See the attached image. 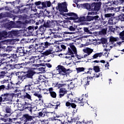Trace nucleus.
Segmentation results:
<instances>
[{"instance_id":"nucleus-1","label":"nucleus","mask_w":124,"mask_h":124,"mask_svg":"<svg viewBox=\"0 0 124 124\" xmlns=\"http://www.w3.org/2000/svg\"><path fill=\"white\" fill-rule=\"evenodd\" d=\"M24 66H25V68L27 69V72H17L16 73V76H17V79L18 80L23 81L24 79L27 78H33V76L36 74V72L33 70H35V68L37 65L35 64H32L31 62H23Z\"/></svg>"},{"instance_id":"nucleus-2","label":"nucleus","mask_w":124,"mask_h":124,"mask_svg":"<svg viewBox=\"0 0 124 124\" xmlns=\"http://www.w3.org/2000/svg\"><path fill=\"white\" fill-rule=\"evenodd\" d=\"M114 1H115V0H109L108 1V2L106 4L104 8V11L105 13H109L115 9V8H114L113 7H112V6L116 5L114 4Z\"/></svg>"},{"instance_id":"nucleus-3","label":"nucleus","mask_w":124,"mask_h":124,"mask_svg":"<svg viewBox=\"0 0 124 124\" xmlns=\"http://www.w3.org/2000/svg\"><path fill=\"white\" fill-rule=\"evenodd\" d=\"M101 2H93L91 3V11H93L94 14H98V12L100 11L102 6Z\"/></svg>"},{"instance_id":"nucleus-4","label":"nucleus","mask_w":124,"mask_h":124,"mask_svg":"<svg viewBox=\"0 0 124 124\" xmlns=\"http://www.w3.org/2000/svg\"><path fill=\"white\" fill-rule=\"evenodd\" d=\"M12 95L9 93H5L0 95V105L1 102H6V101H11L12 100Z\"/></svg>"},{"instance_id":"nucleus-5","label":"nucleus","mask_w":124,"mask_h":124,"mask_svg":"<svg viewBox=\"0 0 124 124\" xmlns=\"http://www.w3.org/2000/svg\"><path fill=\"white\" fill-rule=\"evenodd\" d=\"M15 53L13 54V57L16 58L20 56H24V47L18 46L16 47V49L15 50Z\"/></svg>"},{"instance_id":"nucleus-6","label":"nucleus","mask_w":124,"mask_h":124,"mask_svg":"<svg viewBox=\"0 0 124 124\" xmlns=\"http://www.w3.org/2000/svg\"><path fill=\"white\" fill-rule=\"evenodd\" d=\"M51 45V44L49 42H45L44 43H42L40 45H39V47L37 48V50L41 53L45 49L48 48Z\"/></svg>"},{"instance_id":"nucleus-7","label":"nucleus","mask_w":124,"mask_h":124,"mask_svg":"<svg viewBox=\"0 0 124 124\" xmlns=\"http://www.w3.org/2000/svg\"><path fill=\"white\" fill-rule=\"evenodd\" d=\"M51 6V3L50 1H45L42 2V6H38V9H44L45 8L50 7Z\"/></svg>"},{"instance_id":"nucleus-8","label":"nucleus","mask_w":124,"mask_h":124,"mask_svg":"<svg viewBox=\"0 0 124 124\" xmlns=\"http://www.w3.org/2000/svg\"><path fill=\"white\" fill-rule=\"evenodd\" d=\"M67 91L65 88H60L59 91V98H62L67 94Z\"/></svg>"},{"instance_id":"nucleus-9","label":"nucleus","mask_w":124,"mask_h":124,"mask_svg":"<svg viewBox=\"0 0 124 124\" xmlns=\"http://www.w3.org/2000/svg\"><path fill=\"white\" fill-rule=\"evenodd\" d=\"M115 16V14L114 13H108V14H105L104 15V17L103 18V15H101V18L102 21H104V24H106L105 20L107 18V19L109 20L112 17H113Z\"/></svg>"},{"instance_id":"nucleus-10","label":"nucleus","mask_w":124,"mask_h":124,"mask_svg":"<svg viewBox=\"0 0 124 124\" xmlns=\"http://www.w3.org/2000/svg\"><path fill=\"white\" fill-rule=\"evenodd\" d=\"M42 20H43V22H44L43 25L45 28H52L54 26L53 25L54 23L49 20L45 21L43 19Z\"/></svg>"},{"instance_id":"nucleus-11","label":"nucleus","mask_w":124,"mask_h":124,"mask_svg":"<svg viewBox=\"0 0 124 124\" xmlns=\"http://www.w3.org/2000/svg\"><path fill=\"white\" fill-rule=\"evenodd\" d=\"M57 68H59L60 75L65 76L67 74L66 69L63 66L59 65L57 66Z\"/></svg>"},{"instance_id":"nucleus-12","label":"nucleus","mask_w":124,"mask_h":124,"mask_svg":"<svg viewBox=\"0 0 124 124\" xmlns=\"http://www.w3.org/2000/svg\"><path fill=\"white\" fill-rule=\"evenodd\" d=\"M70 16L69 17H67V19L68 20H77V19H78L79 17L78 16V15L77 14H75L73 12H70L69 13V16Z\"/></svg>"},{"instance_id":"nucleus-13","label":"nucleus","mask_w":124,"mask_h":124,"mask_svg":"<svg viewBox=\"0 0 124 124\" xmlns=\"http://www.w3.org/2000/svg\"><path fill=\"white\" fill-rule=\"evenodd\" d=\"M70 47L72 49L75 55H76V57L77 58L78 60H80L82 58H83V57H81L80 56H78L77 53V50L76 46L74 45H70Z\"/></svg>"},{"instance_id":"nucleus-14","label":"nucleus","mask_w":124,"mask_h":124,"mask_svg":"<svg viewBox=\"0 0 124 124\" xmlns=\"http://www.w3.org/2000/svg\"><path fill=\"white\" fill-rule=\"evenodd\" d=\"M119 22L118 17L114 16L108 20V23L109 25H115Z\"/></svg>"},{"instance_id":"nucleus-15","label":"nucleus","mask_w":124,"mask_h":124,"mask_svg":"<svg viewBox=\"0 0 124 124\" xmlns=\"http://www.w3.org/2000/svg\"><path fill=\"white\" fill-rule=\"evenodd\" d=\"M7 37H10L9 31L7 32L6 31H3L1 32H0V40H1L3 38Z\"/></svg>"},{"instance_id":"nucleus-16","label":"nucleus","mask_w":124,"mask_h":124,"mask_svg":"<svg viewBox=\"0 0 124 124\" xmlns=\"http://www.w3.org/2000/svg\"><path fill=\"white\" fill-rule=\"evenodd\" d=\"M58 7L60 12H68V11L67 6H62V3H58Z\"/></svg>"},{"instance_id":"nucleus-17","label":"nucleus","mask_w":124,"mask_h":124,"mask_svg":"<svg viewBox=\"0 0 124 124\" xmlns=\"http://www.w3.org/2000/svg\"><path fill=\"white\" fill-rule=\"evenodd\" d=\"M34 117L29 115L28 114H23L22 116V119L25 121V122H31L33 119Z\"/></svg>"},{"instance_id":"nucleus-18","label":"nucleus","mask_w":124,"mask_h":124,"mask_svg":"<svg viewBox=\"0 0 124 124\" xmlns=\"http://www.w3.org/2000/svg\"><path fill=\"white\" fill-rule=\"evenodd\" d=\"M20 7L18 6L17 7V12H16V13L17 14H28L29 11L30 10V8H25L24 9H20Z\"/></svg>"},{"instance_id":"nucleus-19","label":"nucleus","mask_w":124,"mask_h":124,"mask_svg":"<svg viewBox=\"0 0 124 124\" xmlns=\"http://www.w3.org/2000/svg\"><path fill=\"white\" fill-rule=\"evenodd\" d=\"M11 87L10 86V83H8V85L5 86L4 85H1L0 86V92H4V91H9Z\"/></svg>"},{"instance_id":"nucleus-20","label":"nucleus","mask_w":124,"mask_h":124,"mask_svg":"<svg viewBox=\"0 0 124 124\" xmlns=\"http://www.w3.org/2000/svg\"><path fill=\"white\" fill-rule=\"evenodd\" d=\"M66 97L68 101H70V102H74V99H75V96L71 93H70L67 94L66 95Z\"/></svg>"},{"instance_id":"nucleus-21","label":"nucleus","mask_w":124,"mask_h":124,"mask_svg":"<svg viewBox=\"0 0 124 124\" xmlns=\"http://www.w3.org/2000/svg\"><path fill=\"white\" fill-rule=\"evenodd\" d=\"M13 47L12 46H6L2 47L3 50L6 53H9L12 51Z\"/></svg>"},{"instance_id":"nucleus-22","label":"nucleus","mask_w":124,"mask_h":124,"mask_svg":"<svg viewBox=\"0 0 124 124\" xmlns=\"http://www.w3.org/2000/svg\"><path fill=\"white\" fill-rule=\"evenodd\" d=\"M22 110H25V111H29V112H32L31 107H28L27 103L25 102L24 105H22Z\"/></svg>"},{"instance_id":"nucleus-23","label":"nucleus","mask_w":124,"mask_h":124,"mask_svg":"<svg viewBox=\"0 0 124 124\" xmlns=\"http://www.w3.org/2000/svg\"><path fill=\"white\" fill-rule=\"evenodd\" d=\"M93 20H94L95 22H98L99 24H101L102 23V22H103V21H102V15L101 16V18H100L98 16H93Z\"/></svg>"},{"instance_id":"nucleus-24","label":"nucleus","mask_w":124,"mask_h":124,"mask_svg":"<svg viewBox=\"0 0 124 124\" xmlns=\"http://www.w3.org/2000/svg\"><path fill=\"white\" fill-rule=\"evenodd\" d=\"M9 34H10V37H12L13 36H16L19 34L18 31H9Z\"/></svg>"},{"instance_id":"nucleus-25","label":"nucleus","mask_w":124,"mask_h":124,"mask_svg":"<svg viewBox=\"0 0 124 124\" xmlns=\"http://www.w3.org/2000/svg\"><path fill=\"white\" fill-rule=\"evenodd\" d=\"M7 66V63L0 60V69H5Z\"/></svg>"},{"instance_id":"nucleus-26","label":"nucleus","mask_w":124,"mask_h":124,"mask_svg":"<svg viewBox=\"0 0 124 124\" xmlns=\"http://www.w3.org/2000/svg\"><path fill=\"white\" fill-rule=\"evenodd\" d=\"M47 113H49L48 112H47L46 109V108H44L42 110V111L39 112V117H44L46 115V114H47Z\"/></svg>"},{"instance_id":"nucleus-27","label":"nucleus","mask_w":124,"mask_h":124,"mask_svg":"<svg viewBox=\"0 0 124 124\" xmlns=\"http://www.w3.org/2000/svg\"><path fill=\"white\" fill-rule=\"evenodd\" d=\"M53 53V49L49 48L47 50H46L44 53H43V55L48 56L50 54H52Z\"/></svg>"},{"instance_id":"nucleus-28","label":"nucleus","mask_w":124,"mask_h":124,"mask_svg":"<svg viewBox=\"0 0 124 124\" xmlns=\"http://www.w3.org/2000/svg\"><path fill=\"white\" fill-rule=\"evenodd\" d=\"M114 3L115 5H124V0H115Z\"/></svg>"},{"instance_id":"nucleus-29","label":"nucleus","mask_w":124,"mask_h":124,"mask_svg":"<svg viewBox=\"0 0 124 124\" xmlns=\"http://www.w3.org/2000/svg\"><path fill=\"white\" fill-rule=\"evenodd\" d=\"M83 51L85 53L88 54V55H89L93 51V49H91L89 47H87L86 49H83Z\"/></svg>"},{"instance_id":"nucleus-30","label":"nucleus","mask_w":124,"mask_h":124,"mask_svg":"<svg viewBox=\"0 0 124 124\" xmlns=\"http://www.w3.org/2000/svg\"><path fill=\"white\" fill-rule=\"evenodd\" d=\"M92 4H88V3H86V4H83L82 5L83 7H84L85 9L87 10H89V11L92 10V6H91Z\"/></svg>"},{"instance_id":"nucleus-31","label":"nucleus","mask_w":124,"mask_h":124,"mask_svg":"<svg viewBox=\"0 0 124 124\" xmlns=\"http://www.w3.org/2000/svg\"><path fill=\"white\" fill-rule=\"evenodd\" d=\"M118 38H115L112 36H110L109 37V42L112 44H114V42H117L118 41Z\"/></svg>"},{"instance_id":"nucleus-32","label":"nucleus","mask_w":124,"mask_h":124,"mask_svg":"<svg viewBox=\"0 0 124 124\" xmlns=\"http://www.w3.org/2000/svg\"><path fill=\"white\" fill-rule=\"evenodd\" d=\"M23 66H24V63L16 64L14 65V67H15V68L16 69H20L21 68H23Z\"/></svg>"},{"instance_id":"nucleus-33","label":"nucleus","mask_w":124,"mask_h":124,"mask_svg":"<svg viewBox=\"0 0 124 124\" xmlns=\"http://www.w3.org/2000/svg\"><path fill=\"white\" fill-rule=\"evenodd\" d=\"M36 58V57L34 56H31L29 57V58H28V59L29 60V62H31V63L32 64H34L36 60L35 59Z\"/></svg>"},{"instance_id":"nucleus-34","label":"nucleus","mask_w":124,"mask_h":124,"mask_svg":"<svg viewBox=\"0 0 124 124\" xmlns=\"http://www.w3.org/2000/svg\"><path fill=\"white\" fill-rule=\"evenodd\" d=\"M59 69V68H56V69L53 70L52 72V76H55V75L60 74V70Z\"/></svg>"},{"instance_id":"nucleus-35","label":"nucleus","mask_w":124,"mask_h":124,"mask_svg":"<svg viewBox=\"0 0 124 124\" xmlns=\"http://www.w3.org/2000/svg\"><path fill=\"white\" fill-rule=\"evenodd\" d=\"M66 47L64 45H61V47L60 46H57L58 50L57 51L61 52L62 50V49L65 50L66 49Z\"/></svg>"},{"instance_id":"nucleus-36","label":"nucleus","mask_w":124,"mask_h":124,"mask_svg":"<svg viewBox=\"0 0 124 124\" xmlns=\"http://www.w3.org/2000/svg\"><path fill=\"white\" fill-rule=\"evenodd\" d=\"M93 21V16H86V21L91 22Z\"/></svg>"},{"instance_id":"nucleus-37","label":"nucleus","mask_w":124,"mask_h":124,"mask_svg":"<svg viewBox=\"0 0 124 124\" xmlns=\"http://www.w3.org/2000/svg\"><path fill=\"white\" fill-rule=\"evenodd\" d=\"M107 28L102 29L101 30L99 31V33L101 35H105L107 33Z\"/></svg>"},{"instance_id":"nucleus-38","label":"nucleus","mask_w":124,"mask_h":124,"mask_svg":"<svg viewBox=\"0 0 124 124\" xmlns=\"http://www.w3.org/2000/svg\"><path fill=\"white\" fill-rule=\"evenodd\" d=\"M93 70L95 72L98 73L100 71V68L99 66L95 65L93 66Z\"/></svg>"},{"instance_id":"nucleus-39","label":"nucleus","mask_w":124,"mask_h":124,"mask_svg":"<svg viewBox=\"0 0 124 124\" xmlns=\"http://www.w3.org/2000/svg\"><path fill=\"white\" fill-rule=\"evenodd\" d=\"M82 29L83 31H81V33H86L87 34H91V31L88 28H83Z\"/></svg>"},{"instance_id":"nucleus-40","label":"nucleus","mask_w":124,"mask_h":124,"mask_svg":"<svg viewBox=\"0 0 124 124\" xmlns=\"http://www.w3.org/2000/svg\"><path fill=\"white\" fill-rule=\"evenodd\" d=\"M97 108L96 107L93 108V110H92V113L93 114V116H94V117H97Z\"/></svg>"},{"instance_id":"nucleus-41","label":"nucleus","mask_w":124,"mask_h":124,"mask_svg":"<svg viewBox=\"0 0 124 124\" xmlns=\"http://www.w3.org/2000/svg\"><path fill=\"white\" fill-rule=\"evenodd\" d=\"M67 85L68 89H72L75 87V85L73 82H71L69 84L67 83Z\"/></svg>"},{"instance_id":"nucleus-42","label":"nucleus","mask_w":124,"mask_h":124,"mask_svg":"<svg viewBox=\"0 0 124 124\" xmlns=\"http://www.w3.org/2000/svg\"><path fill=\"white\" fill-rule=\"evenodd\" d=\"M80 102L78 103L79 104V106H84L85 103H86V101L84 100V98L83 97L82 99L80 100Z\"/></svg>"},{"instance_id":"nucleus-43","label":"nucleus","mask_w":124,"mask_h":124,"mask_svg":"<svg viewBox=\"0 0 124 124\" xmlns=\"http://www.w3.org/2000/svg\"><path fill=\"white\" fill-rule=\"evenodd\" d=\"M19 18L21 20H25L28 18V16L25 14L19 15Z\"/></svg>"},{"instance_id":"nucleus-44","label":"nucleus","mask_w":124,"mask_h":124,"mask_svg":"<svg viewBox=\"0 0 124 124\" xmlns=\"http://www.w3.org/2000/svg\"><path fill=\"white\" fill-rule=\"evenodd\" d=\"M85 70V68L84 67H78V68H76V70L78 73L81 72H83Z\"/></svg>"},{"instance_id":"nucleus-45","label":"nucleus","mask_w":124,"mask_h":124,"mask_svg":"<svg viewBox=\"0 0 124 124\" xmlns=\"http://www.w3.org/2000/svg\"><path fill=\"white\" fill-rule=\"evenodd\" d=\"M49 93H50V95L51 97H52V98H56L57 93L56 92L53 91L52 92H50Z\"/></svg>"},{"instance_id":"nucleus-46","label":"nucleus","mask_w":124,"mask_h":124,"mask_svg":"<svg viewBox=\"0 0 124 124\" xmlns=\"http://www.w3.org/2000/svg\"><path fill=\"white\" fill-rule=\"evenodd\" d=\"M24 98H27V99H31V96L28 93L25 92L24 95L23 96Z\"/></svg>"},{"instance_id":"nucleus-47","label":"nucleus","mask_w":124,"mask_h":124,"mask_svg":"<svg viewBox=\"0 0 124 124\" xmlns=\"http://www.w3.org/2000/svg\"><path fill=\"white\" fill-rule=\"evenodd\" d=\"M31 84H28L27 85H25V88L24 89V92H26V91H31Z\"/></svg>"},{"instance_id":"nucleus-48","label":"nucleus","mask_w":124,"mask_h":124,"mask_svg":"<svg viewBox=\"0 0 124 124\" xmlns=\"http://www.w3.org/2000/svg\"><path fill=\"white\" fill-rule=\"evenodd\" d=\"M74 54L75 53L72 49L68 47L67 54H68L69 55H74Z\"/></svg>"},{"instance_id":"nucleus-49","label":"nucleus","mask_w":124,"mask_h":124,"mask_svg":"<svg viewBox=\"0 0 124 124\" xmlns=\"http://www.w3.org/2000/svg\"><path fill=\"white\" fill-rule=\"evenodd\" d=\"M33 95L34 96L38 97V98H39V100H41V98H42V95L41 94L38 93L37 92H35V93H34Z\"/></svg>"},{"instance_id":"nucleus-50","label":"nucleus","mask_w":124,"mask_h":124,"mask_svg":"<svg viewBox=\"0 0 124 124\" xmlns=\"http://www.w3.org/2000/svg\"><path fill=\"white\" fill-rule=\"evenodd\" d=\"M5 111H6L7 113L11 114L12 110H11V108H10V107L7 106V107H6V108H5Z\"/></svg>"},{"instance_id":"nucleus-51","label":"nucleus","mask_w":124,"mask_h":124,"mask_svg":"<svg viewBox=\"0 0 124 124\" xmlns=\"http://www.w3.org/2000/svg\"><path fill=\"white\" fill-rule=\"evenodd\" d=\"M101 43L102 44H107L108 42V40L106 38H102L100 39Z\"/></svg>"},{"instance_id":"nucleus-52","label":"nucleus","mask_w":124,"mask_h":124,"mask_svg":"<svg viewBox=\"0 0 124 124\" xmlns=\"http://www.w3.org/2000/svg\"><path fill=\"white\" fill-rule=\"evenodd\" d=\"M73 102L75 103H80V99L79 98L74 97V99L73 100Z\"/></svg>"},{"instance_id":"nucleus-53","label":"nucleus","mask_w":124,"mask_h":124,"mask_svg":"<svg viewBox=\"0 0 124 124\" xmlns=\"http://www.w3.org/2000/svg\"><path fill=\"white\" fill-rule=\"evenodd\" d=\"M4 27L7 28V29H10L12 28V25L10 23H6L4 25Z\"/></svg>"},{"instance_id":"nucleus-54","label":"nucleus","mask_w":124,"mask_h":124,"mask_svg":"<svg viewBox=\"0 0 124 124\" xmlns=\"http://www.w3.org/2000/svg\"><path fill=\"white\" fill-rule=\"evenodd\" d=\"M5 16L9 17L10 18H13L14 16L13 14H10V13H6L4 14Z\"/></svg>"},{"instance_id":"nucleus-55","label":"nucleus","mask_w":124,"mask_h":124,"mask_svg":"<svg viewBox=\"0 0 124 124\" xmlns=\"http://www.w3.org/2000/svg\"><path fill=\"white\" fill-rule=\"evenodd\" d=\"M79 22L86 21V17L81 16L80 18H79Z\"/></svg>"},{"instance_id":"nucleus-56","label":"nucleus","mask_w":124,"mask_h":124,"mask_svg":"<svg viewBox=\"0 0 124 124\" xmlns=\"http://www.w3.org/2000/svg\"><path fill=\"white\" fill-rule=\"evenodd\" d=\"M0 73L1 74L0 75V79L3 78L6 74V72L5 71H1Z\"/></svg>"},{"instance_id":"nucleus-57","label":"nucleus","mask_w":124,"mask_h":124,"mask_svg":"<svg viewBox=\"0 0 124 124\" xmlns=\"http://www.w3.org/2000/svg\"><path fill=\"white\" fill-rule=\"evenodd\" d=\"M28 31L30 32H32L34 30V26H29L28 27Z\"/></svg>"},{"instance_id":"nucleus-58","label":"nucleus","mask_w":124,"mask_h":124,"mask_svg":"<svg viewBox=\"0 0 124 124\" xmlns=\"http://www.w3.org/2000/svg\"><path fill=\"white\" fill-rule=\"evenodd\" d=\"M117 17H118V21H124V17L123 16H120Z\"/></svg>"},{"instance_id":"nucleus-59","label":"nucleus","mask_w":124,"mask_h":124,"mask_svg":"<svg viewBox=\"0 0 124 124\" xmlns=\"http://www.w3.org/2000/svg\"><path fill=\"white\" fill-rule=\"evenodd\" d=\"M2 121H4V122H10V123H12L13 120L11 118H8L6 119L5 118H2Z\"/></svg>"},{"instance_id":"nucleus-60","label":"nucleus","mask_w":124,"mask_h":124,"mask_svg":"<svg viewBox=\"0 0 124 124\" xmlns=\"http://www.w3.org/2000/svg\"><path fill=\"white\" fill-rule=\"evenodd\" d=\"M45 26H44V25L40 26V27H39V30H40V31H45V29H44Z\"/></svg>"},{"instance_id":"nucleus-61","label":"nucleus","mask_w":124,"mask_h":124,"mask_svg":"<svg viewBox=\"0 0 124 124\" xmlns=\"http://www.w3.org/2000/svg\"><path fill=\"white\" fill-rule=\"evenodd\" d=\"M109 31H110V32H114V31H115V29L113 28V26H110L109 27V29H108Z\"/></svg>"},{"instance_id":"nucleus-62","label":"nucleus","mask_w":124,"mask_h":124,"mask_svg":"<svg viewBox=\"0 0 124 124\" xmlns=\"http://www.w3.org/2000/svg\"><path fill=\"white\" fill-rule=\"evenodd\" d=\"M63 13L64 12L60 13V15L62 16H65V17L69 16V13H68L67 14H64Z\"/></svg>"},{"instance_id":"nucleus-63","label":"nucleus","mask_w":124,"mask_h":124,"mask_svg":"<svg viewBox=\"0 0 124 124\" xmlns=\"http://www.w3.org/2000/svg\"><path fill=\"white\" fill-rule=\"evenodd\" d=\"M83 124H93V121H90L88 122H85V121H83Z\"/></svg>"},{"instance_id":"nucleus-64","label":"nucleus","mask_w":124,"mask_h":124,"mask_svg":"<svg viewBox=\"0 0 124 124\" xmlns=\"http://www.w3.org/2000/svg\"><path fill=\"white\" fill-rule=\"evenodd\" d=\"M41 4H42V2L40 1L35 2V5H36L37 6H40Z\"/></svg>"}]
</instances>
